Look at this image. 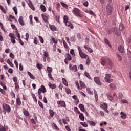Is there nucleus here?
<instances>
[{"label": "nucleus", "mask_w": 131, "mask_h": 131, "mask_svg": "<svg viewBox=\"0 0 131 131\" xmlns=\"http://www.w3.org/2000/svg\"><path fill=\"white\" fill-rule=\"evenodd\" d=\"M0 10H1L2 12H3V13L4 14H7V12L5 10V8H4V7H3L2 5H0Z\"/></svg>", "instance_id": "ea45409f"}, {"label": "nucleus", "mask_w": 131, "mask_h": 131, "mask_svg": "<svg viewBox=\"0 0 131 131\" xmlns=\"http://www.w3.org/2000/svg\"><path fill=\"white\" fill-rule=\"evenodd\" d=\"M100 108H103L104 110L108 109V105H107V103H104L100 105Z\"/></svg>", "instance_id": "412c9836"}, {"label": "nucleus", "mask_w": 131, "mask_h": 131, "mask_svg": "<svg viewBox=\"0 0 131 131\" xmlns=\"http://www.w3.org/2000/svg\"><path fill=\"white\" fill-rule=\"evenodd\" d=\"M55 20L58 23H60V16H56Z\"/></svg>", "instance_id": "13d9d810"}, {"label": "nucleus", "mask_w": 131, "mask_h": 131, "mask_svg": "<svg viewBox=\"0 0 131 131\" xmlns=\"http://www.w3.org/2000/svg\"><path fill=\"white\" fill-rule=\"evenodd\" d=\"M117 58H118V61H122V57L118 54H117Z\"/></svg>", "instance_id": "3c124183"}, {"label": "nucleus", "mask_w": 131, "mask_h": 131, "mask_svg": "<svg viewBox=\"0 0 131 131\" xmlns=\"http://www.w3.org/2000/svg\"><path fill=\"white\" fill-rule=\"evenodd\" d=\"M48 77L51 79V80H54V78L52 77V74L48 73Z\"/></svg>", "instance_id": "0e129e2a"}, {"label": "nucleus", "mask_w": 131, "mask_h": 131, "mask_svg": "<svg viewBox=\"0 0 131 131\" xmlns=\"http://www.w3.org/2000/svg\"><path fill=\"white\" fill-rule=\"evenodd\" d=\"M7 63L10 65V66H11V67H14V64H13V63L11 62V60H10L9 59H7Z\"/></svg>", "instance_id": "c03bdc74"}, {"label": "nucleus", "mask_w": 131, "mask_h": 131, "mask_svg": "<svg viewBox=\"0 0 131 131\" xmlns=\"http://www.w3.org/2000/svg\"><path fill=\"white\" fill-rule=\"evenodd\" d=\"M94 93L95 98V101L96 102H98L99 98L98 97V94L97 93V91H96L95 89H94Z\"/></svg>", "instance_id": "b1692460"}, {"label": "nucleus", "mask_w": 131, "mask_h": 131, "mask_svg": "<svg viewBox=\"0 0 131 131\" xmlns=\"http://www.w3.org/2000/svg\"><path fill=\"white\" fill-rule=\"evenodd\" d=\"M62 83L66 86H68V82H67V81H66V79L62 78Z\"/></svg>", "instance_id": "72a5a7b5"}, {"label": "nucleus", "mask_w": 131, "mask_h": 131, "mask_svg": "<svg viewBox=\"0 0 131 131\" xmlns=\"http://www.w3.org/2000/svg\"><path fill=\"white\" fill-rule=\"evenodd\" d=\"M43 54V57H46V58H48L49 57V52L47 51H45Z\"/></svg>", "instance_id": "4d7b16f0"}, {"label": "nucleus", "mask_w": 131, "mask_h": 131, "mask_svg": "<svg viewBox=\"0 0 131 131\" xmlns=\"http://www.w3.org/2000/svg\"><path fill=\"white\" fill-rule=\"evenodd\" d=\"M29 19L31 25H33V22H32V15H30Z\"/></svg>", "instance_id": "e2e57ef3"}, {"label": "nucleus", "mask_w": 131, "mask_h": 131, "mask_svg": "<svg viewBox=\"0 0 131 131\" xmlns=\"http://www.w3.org/2000/svg\"><path fill=\"white\" fill-rule=\"evenodd\" d=\"M52 127L54 129H55V130H60V129H59V127L55 124V123H52Z\"/></svg>", "instance_id": "4be33fe9"}, {"label": "nucleus", "mask_w": 131, "mask_h": 131, "mask_svg": "<svg viewBox=\"0 0 131 131\" xmlns=\"http://www.w3.org/2000/svg\"><path fill=\"white\" fill-rule=\"evenodd\" d=\"M32 96L33 97V99L35 103L37 102V99H36V97L34 94H32Z\"/></svg>", "instance_id": "8fccbe9b"}, {"label": "nucleus", "mask_w": 131, "mask_h": 131, "mask_svg": "<svg viewBox=\"0 0 131 131\" xmlns=\"http://www.w3.org/2000/svg\"><path fill=\"white\" fill-rule=\"evenodd\" d=\"M88 122L90 124V125H92L93 126H96V123L93 121H89Z\"/></svg>", "instance_id": "58836bf2"}, {"label": "nucleus", "mask_w": 131, "mask_h": 131, "mask_svg": "<svg viewBox=\"0 0 131 131\" xmlns=\"http://www.w3.org/2000/svg\"><path fill=\"white\" fill-rule=\"evenodd\" d=\"M18 21L19 24L21 25V26H24L25 25V23H24V20H23V16H20L19 18Z\"/></svg>", "instance_id": "4468645a"}, {"label": "nucleus", "mask_w": 131, "mask_h": 131, "mask_svg": "<svg viewBox=\"0 0 131 131\" xmlns=\"http://www.w3.org/2000/svg\"><path fill=\"white\" fill-rule=\"evenodd\" d=\"M36 67L39 69V70H41L42 69V64L40 63H37Z\"/></svg>", "instance_id": "f704fd0d"}, {"label": "nucleus", "mask_w": 131, "mask_h": 131, "mask_svg": "<svg viewBox=\"0 0 131 131\" xmlns=\"http://www.w3.org/2000/svg\"><path fill=\"white\" fill-rule=\"evenodd\" d=\"M13 10L15 15H17V14H18V12L17 11V7L16 6L14 7L13 8Z\"/></svg>", "instance_id": "bf43d9fd"}, {"label": "nucleus", "mask_w": 131, "mask_h": 131, "mask_svg": "<svg viewBox=\"0 0 131 131\" xmlns=\"http://www.w3.org/2000/svg\"><path fill=\"white\" fill-rule=\"evenodd\" d=\"M111 31H113L114 34H116V35L118 34V29L116 27H115L112 29Z\"/></svg>", "instance_id": "6ab92c4d"}, {"label": "nucleus", "mask_w": 131, "mask_h": 131, "mask_svg": "<svg viewBox=\"0 0 131 131\" xmlns=\"http://www.w3.org/2000/svg\"><path fill=\"white\" fill-rule=\"evenodd\" d=\"M38 37L39 38V40L40 41L41 43H43V42H45V41L43 40V38H42V37L40 36H38Z\"/></svg>", "instance_id": "603ef678"}, {"label": "nucleus", "mask_w": 131, "mask_h": 131, "mask_svg": "<svg viewBox=\"0 0 131 131\" xmlns=\"http://www.w3.org/2000/svg\"><path fill=\"white\" fill-rule=\"evenodd\" d=\"M50 41H53L52 43H51V45H53V43H55L56 45H57V43H58V40L55 39V38H51L50 39Z\"/></svg>", "instance_id": "c85d7f7f"}, {"label": "nucleus", "mask_w": 131, "mask_h": 131, "mask_svg": "<svg viewBox=\"0 0 131 131\" xmlns=\"http://www.w3.org/2000/svg\"><path fill=\"white\" fill-rule=\"evenodd\" d=\"M107 57H103L101 58L100 63L101 65H102V66H105V65L107 64V62L108 61V60L107 59Z\"/></svg>", "instance_id": "9b49d317"}, {"label": "nucleus", "mask_w": 131, "mask_h": 131, "mask_svg": "<svg viewBox=\"0 0 131 131\" xmlns=\"http://www.w3.org/2000/svg\"><path fill=\"white\" fill-rule=\"evenodd\" d=\"M12 79L15 83H18V78L17 77H14Z\"/></svg>", "instance_id": "864d4df0"}, {"label": "nucleus", "mask_w": 131, "mask_h": 131, "mask_svg": "<svg viewBox=\"0 0 131 131\" xmlns=\"http://www.w3.org/2000/svg\"><path fill=\"white\" fill-rule=\"evenodd\" d=\"M79 118L80 119V120H82V121H84V116H83V114L80 112L79 113Z\"/></svg>", "instance_id": "aec40b11"}, {"label": "nucleus", "mask_w": 131, "mask_h": 131, "mask_svg": "<svg viewBox=\"0 0 131 131\" xmlns=\"http://www.w3.org/2000/svg\"><path fill=\"white\" fill-rule=\"evenodd\" d=\"M65 59L68 61H71L72 57H71V55H70V54H67V58H66Z\"/></svg>", "instance_id": "7c9ffc66"}, {"label": "nucleus", "mask_w": 131, "mask_h": 131, "mask_svg": "<svg viewBox=\"0 0 131 131\" xmlns=\"http://www.w3.org/2000/svg\"><path fill=\"white\" fill-rule=\"evenodd\" d=\"M0 85L3 88L4 90H5V91L6 90H7V86H6V84H5L4 82H0Z\"/></svg>", "instance_id": "e433bc0d"}, {"label": "nucleus", "mask_w": 131, "mask_h": 131, "mask_svg": "<svg viewBox=\"0 0 131 131\" xmlns=\"http://www.w3.org/2000/svg\"><path fill=\"white\" fill-rule=\"evenodd\" d=\"M40 9L42 12H46L47 11V8L43 4H41L40 6Z\"/></svg>", "instance_id": "5701e85b"}, {"label": "nucleus", "mask_w": 131, "mask_h": 131, "mask_svg": "<svg viewBox=\"0 0 131 131\" xmlns=\"http://www.w3.org/2000/svg\"><path fill=\"white\" fill-rule=\"evenodd\" d=\"M74 110L75 112H76V113H77V114H79V113H80V111H79L78 108H77V107H74Z\"/></svg>", "instance_id": "de8ad7c7"}, {"label": "nucleus", "mask_w": 131, "mask_h": 131, "mask_svg": "<svg viewBox=\"0 0 131 131\" xmlns=\"http://www.w3.org/2000/svg\"><path fill=\"white\" fill-rule=\"evenodd\" d=\"M79 108L83 112H84L85 111V108H84V105L83 104H79Z\"/></svg>", "instance_id": "cd10ccee"}, {"label": "nucleus", "mask_w": 131, "mask_h": 131, "mask_svg": "<svg viewBox=\"0 0 131 131\" xmlns=\"http://www.w3.org/2000/svg\"><path fill=\"white\" fill-rule=\"evenodd\" d=\"M66 92L68 95H69V94H71V90L68 88H66Z\"/></svg>", "instance_id": "5fc2aeb1"}, {"label": "nucleus", "mask_w": 131, "mask_h": 131, "mask_svg": "<svg viewBox=\"0 0 131 131\" xmlns=\"http://www.w3.org/2000/svg\"><path fill=\"white\" fill-rule=\"evenodd\" d=\"M109 86L112 90H115L116 89V85H115L114 83L110 84Z\"/></svg>", "instance_id": "473e14b6"}, {"label": "nucleus", "mask_w": 131, "mask_h": 131, "mask_svg": "<svg viewBox=\"0 0 131 131\" xmlns=\"http://www.w3.org/2000/svg\"><path fill=\"white\" fill-rule=\"evenodd\" d=\"M104 41L105 43H106V45H108L109 47H111V45H110V42H109V40L107 39V38H105Z\"/></svg>", "instance_id": "79ce46f5"}, {"label": "nucleus", "mask_w": 131, "mask_h": 131, "mask_svg": "<svg viewBox=\"0 0 131 131\" xmlns=\"http://www.w3.org/2000/svg\"><path fill=\"white\" fill-rule=\"evenodd\" d=\"M7 129L3 126H0V131H6Z\"/></svg>", "instance_id": "680f3d73"}, {"label": "nucleus", "mask_w": 131, "mask_h": 131, "mask_svg": "<svg viewBox=\"0 0 131 131\" xmlns=\"http://www.w3.org/2000/svg\"><path fill=\"white\" fill-rule=\"evenodd\" d=\"M69 69L72 71H74V72H77V66L76 65L72 66L71 63L69 64Z\"/></svg>", "instance_id": "6e6552de"}, {"label": "nucleus", "mask_w": 131, "mask_h": 131, "mask_svg": "<svg viewBox=\"0 0 131 131\" xmlns=\"http://www.w3.org/2000/svg\"><path fill=\"white\" fill-rule=\"evenodd\" d=\"M111 75L109 74H106L104 78V80L105 82L107 83H111V82H113V79H111Z\"/></svg>", "instance_id": "f03ea898"}, {"label": "nucleus", "mask_w": 131, "mask_h": 131, "mask_svg": "<svg viewBox=\"0 0 131 131\" xmlns=\"http://www.w3.org/2000/svg\"><path fill=\"white\" fill-rule=\"evenodd\" d=\"M16 104L17 105H18V106L21 105V100H20V98H17L16 99Z\"/></svg>", "instance_id": "a19ab883"}, {"label": "nucleus", "mask_w": 131, "mask_h": 131, "mask_svg": "<svg viewBox=\"0 0 131 131\" xmlns=\"http://www.w3.org/2000/svg\"><path fill=\"white\" fill-rule=\"evenodd\" d=\"M50 29L52 30V31H56L57 30V27L53 25H49Z\"/></svg>", "instance_id": "f3484780"}, {"label": "nucleus", "mask_w": 131, "mask_h": 131, "mask_svg": "<svg viewBox=\"0 0 131 131\" xmlns=\"http://www.w3.org/2000/svg\"><path fill=\"white\" fill-rule=\"evenodd\" d=\"M63 22L66 25L69 23V21H68V16L67 15H64L63 17Z\"/></svg>", "instance_id": "bb28decb"}, {"label": "nucleus", "mask_w": 131, "mask_h": 131, "mask_svg": "<svg viewBox=\"0 0 131 131\" xmlns=\"http://www.w3.org/2000/svg\"><path fill=\"white\" fill-rule=\"evenodd\" d=\"M48 85L50 89H52V90H54L57 88V85L55 84H52V83L49 82L48 84Z\"/></svg>", "instance_id": "dca6fc26"}, {"label": "nucleus", "mask_w": 131, "mask_h": 131, "mask_svg": "<svg viewBox=\"0 0 131 131\" xmlns=\"http://www.w3.org/2000/svg\"><path fill=\"white\" fill-rule=\"evenodd\" d=\"M72 13L74 16L79 17V18H83V14L81 13V10L77 8H74L72 10Z\"/></svg>", "instance_id": "f257e3e1"}, {"label": "nucleus", "mask_w": 131, "mask_h": 131, "mask_svg": "<svg viewBox=\"0 0 131 131\" xmlns=\"http://www.w3.org/2000/svg\"><path fill=\"white\" fill-rule=\"evenodd\" d=\"M41 17L44 22H45L46 23H48V22H49V15L46 13L42 14Z\"/></svg>", "instance_id": "0eeeda50"}, {"label": "nucleus", "mask_w": 131, "mask_h": 131, "mask_svg": "<svg viewBox=\"0 0 131 131\" xmlns=\"http://www.w3.org/2000/svg\"><path fill=\"white\" fill-rule=\"evenodd\" d=\"M28 75H29V77L31 79H35V77H34V76L32 74L30 73V72H27Z\"/></svg>", "instance_id": "2f4dec72"}, {"label": "nucleus", "mask_w": 131, "mask_h": 131, "mask_svg": "<svg viewBox=\"0 0 131 131\" xmlns=\"http://www.w3.org/2000/svg\"><path fill=\"white\" fill-rule=\"evenodd\" d=\"M9 37L11 38V39L12 38H15V37H16L14 35V34L10 33L9 35Z\"/></svg>", "instance_id": "052dcab7"}, {"label": "nucleus", "mask_w": 131, "mask_h": 131, "mask_svg": "<svg viewBox=\"0 0 131 131\" xmlns=\"http://www.w3.org/2000/svg\"><path fill=\"white\" fill-rule=\"evenodd\" d=\"M60 4L63 8H66V9H67L68 8V5L67 4H65L63 2H60Z\"/></svg>", "instance_id": "49530a36"}, {"label": "nucleus", "mask_w": 131, "mask_h": 131, "mask_svg": "<svg viewBox=\"0 0 131 131\" xmlns=\"http://www.w3.org/2000/svg\"><path fill=\"white\" fill-rule=\"evenodd\" d=\"M38 97L40 100H42V95H41V93L38 92Z\"/></svg>", "instance_id": "774afa93"}, {"label": "nucleus", "mask_w": 131, "mask_h": 131, "mask_svg": "<svg viewBox=\"0 0 131 131\" xmlns=\"http://www.w3.org/2000/svg\"><path fill=\"white\" fill-rule=\"evenodd\" d=\"M57 104L60 105L61 107H63V108H65V107H66V103H65V102L63 101H58Z\"/></svg>", "instance_id": "ddd939ff"}, {"label": "nucleus", "mask_w": 131, "mask_h": 131, "mask_svg": "<svg viewBox=\"0 0 131 131\" xmlns=\"http://www.w3.org/2000/svg\"><path fill=\"white\" fill-rule=\"evenodd\" d=\"M119 30H123L124 29V27H123V25H120L119 27Z\"/></svg>", "instance_id": "69168bd1"}, {"label": "nucleus", "mask_w": 131, "mask_h": 131, "mask_svg": "<svg viewBox=\"0 0 131 131\" xmlns=\"http://www.w3.org/2000/svg\"><path fill=\"white\" fill-rule=\"evenodd\" d=\"M47 70L48 73H52V72H53V68H52L50 67H48L47 68Z\"/></svg>", "instance_id": "c9c22d12"}, {"label": "nucleus", "mask_w": 131, "mask_h": 131, "mask_svg": "<svg viewBox=\"0 0 131 131\" xmlns=\"http://www.w3.org/2000/svg\"><path fill=\"white\" fill-rule=\"evenodd\" d=\"M38 105L42 109H43V104L40 101H38Z\"/></svg>", "instance_id": "338daca9"}, {"label": "nucleus", "mask_w": 131, "mask_h": 131, "mask_svg": "<svg viewBox=\"0 0 131 131\" xmlns=\"http://www.w3.org/2000/svg\"><path fill=\"white\" fill-rule=\"evenodd\" d=\"M66 26H68V27H70V28H71V29H73L74 28V27H73V25L71 23H68L66 24Z\"/></svg>", "instance_id": "c756f323"}, {"label": "nucleus", "mask_w": 131, "mask_h": 131, "mask_svg": "<svg viewBox=\"0 0 131 131\" xmlns=\"http://www.w3.org/2000/svg\"><path fill=\"white\" fill-rule=\"evenodd\" d=\"M106 14L108 16H110L112 14V6L110 4H108L106 8Z\"/></svg>", "instance_id": "39448f33"}, {"label": "nucleus", "mask_w": 131, "mask_h": 131, "mask_svg": "<svg viewBox=\"0 0 131 131\" xmlns=\"http://www.w3.org/2000/svg\"><path fill=\"white\" fill-rule=\"evenodd\" d=\"M23 112H24V115H25V116H29V112H28V111L24 110L23 111Z\"/></svg>", "instance_id": "37998d69"}, {"label": "nucleus", "mask_w": 131, "mask_h": 131, "mask_svg": "<svg viewBox=\"0 0 131 131\" xmlns=\"http://www.w3.org/2000/svg\"><path fill=\"white\" fill-rule=\"evenodd\" d=\"M3 108H4V110H5L4 111V114H6V112H7V113H10V112H11V107H10L9 105L4 103L3 104Z\"/></svg>", "instance_id": "7ed1b4c3"}, {"label": "nucleus", "mask_w": 131, "mask_h": 131, "mask_svg": "<svg viewBox=\"0 0 131 131\" xmlns=\"http://www.w3.org/2000/svg\"><path fill=\"white\" fill-rule=\"evenodd\" d=\"M80 86H79V84L78 82H76V85L78 90H82V88L85 89L86 88V86L85 85V84L83 83L82 81H80Z\"/></svg>", "instance_id": "423d86ee"}, {"label": "nucleus", "mask_w": 131, "mask_h": 131, "mask_svg": "<svg viewBox=\"0 0 131 131\" xmlns=\"http://www.w3.org/2000/svg\"><path fill=\"white\" fill-rule=\"evenodd\" d=\"M80 124L81 125H82L84 127H88V123L86 122H80Z\"/></svg>", "instance_id": "a18cd8bd"}, {"label": "nucleus", "mask_w": 131, "mask_h": 131, "mask_svg": "<svg viewBox=\"0 0 131 131\" xmlns=\"http://www.w3.org/2000/svg\"><path fill=\"white\" fill-rule=\"evenodd\" d=\"M94 80L95 83L96 84H98V85H102V82L100 81V78L98 77H95L94 78Z\"/></svg>", "instance_id": "9d476101"}, {"label": "nucleus", "mask_w": 131, "mask_h": 131, "mask_svg": "<svg viewBox=\"0 0 131 131\" xmlns=\"http://www.w3.org/2000/svg\"><path fill=\"white\" fill-rule=\"evenodd\" d=\"M38 93H43V94H45V93H47V89H46V87L43 86V85H42L41 87L38 89Z\"/></svg>", "instance_id": "1a4fd4ad"}, {"label": "nucleus", "mask_w": 131, "mask_h": 131, "mask_svg": "<svg viewBox=\"0 0 131 131\" xmlns=\"http://www.w3.org/2000/svg\"><path fill=\"white\" fill-rule=\"evenodd\" d=\"M28 6L29 7L33 10V11H35V7H34V6H33V4H32V2H31L30 0H28Z\"/></svg>", "instance_id": "f8f14e48"}, {"label": "nucleus", "mask_w": 131, "mask_h": 131, "mask_svg": "<svg viewBox=\"0 0 131 131\" xmlns=\"http://www.w3.org/2000/svg\"><path fill=\"white\" fill-rule=\"evenodd\" d=\"M84 75L85 76V77L88 78V79H92L91 75H90V74H89V73H88L87 72L85 71L84 73Z\"/></svg>", "instance_id": "393cba45"}, {"label": "nucleus", "mask_w": 131, "mask_h": 131, "mask_svg": "<svg viewBox=\"0 0 131 131\" xmlns=\"http://www.w3.org/2000/svg\"><path fill=\"white\" fill-rule=\"evenodd\" d=\"M70 39L72 42H75V36L71 37Z\"/></svg>", "instance_id": "6e6d98bb"}, {"label": "nucleus", "mask_w": 131, "mask_h": 131, "mask_svg": "<svg viewBox=\"0 0 131 131\" xmlns=\"http://www.w3.org/2000/svg\"><path fill=\"white\" fill-rule=\"evenodd\" d=\"M49 114L50 117L53 118L55 115V112H54V111H53V110H49Z\"/></svg>", "instance_id": "a878e982"}, {"label": "nucleus", "mask_w": 131, "mask_h": 131, "mask_svg": "<svg viewBox=\"0 0 131 131\" xmlns=\"http://www.w3.org/2000/svg\"><path fill=\"white\" fill-rule=\"evenodd\" d=\"M106 60H107V64L108 65V66H110L111 67H112L113 66L114 64L112 63V61L110 60V58L106 57Z\"/></svg>", "instance_id": "2eb2a0df"}, {"label": "nucleus", "mask_w": 131, "mask_h": 131, "mask_svg": "<svg viewBox=\"0 0 131 131\" xmlns=\"http://www.w3.org/2000/svg\"><path fill=\"white\" fill-rule=\"evenodd\" d=\"M78 50L79 51V56L82 58V59H84L88 57V55L82 52V50H81L80 47H78Z\"/></svg>", "instance_id": "20e7f679"}, {"label": "nucleus", "mask_w": 131, "mask_h": 131, "mask_svg": "<svg viewBox=\"0 0 131 131\" xmlns=\"http://www.w3.org/2000/svg\"><path fill=\"white\" fill-rule=\"evenodd\" d=\"M89 14L90 15H92V16H94V17H96V13L93 12V11L89 10Z\"/></svg>", "instance_id": "09e8293b"}, {"label": "nucleus", "mask_w": 131, "mask_h": 131, "mask_svg": "<svg viewBox=\"0 0 131 131\" xmlns=\"http://www.w3.org/2000/svg\"><path fill=\"white\" fill-rule=\"evenodd\" d=\"M120 115H121V118H122L123 119H125L126 118V116H127L126 114H125L123 112H121L120 113Z\"/></svg>", "instance_id": "a211bd4d"}, {"label": "nucleus", "mask_w": 131, "mask_h": 131, "mask_svg": "<svg viewBox=\"0 0 131 131\" xmlns=\"http://www.w3.org/2000/svg\"><path fill=\"white\" fill-rule=\"evenodd\" d=\"M118 50L120 53H123V47L122 46H119Z\"/></svg>", "instance_id": "4c0bfd02"}]
</instances>
